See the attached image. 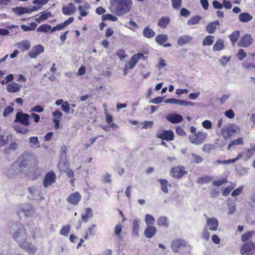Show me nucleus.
<instances>
[{
	"instance_id": "1",
	"label": "nucleus",
	"mask_w": 255,
	"mask_h": 255,
	"mask_svg": "<svg viewBox=\"0 0 255 255\" xmlns=\"http://www.w3.org/2000/svg\"><path fill=\"white\" fill-rule=\"evenodd\" d=\"M112 12L117 16H122L128 13L132 6V0H114Z\"/></svg>"
},
{
	"instance_id": "2",
	"label": "nucleus",
	"mask_w": 255,
	"mask_h": 255,
	"mask_svg": "<svg viewBox=\"0 0 255 255\" xmlns=\"http://www.w3.org/2000/svg\"><path fill=\"white\" fill-rule=\"evenodd\" d=\"M10 234L13 239L18 243L21 244L26 241L27 235L24 226L21 224H17L12 226Z\"/></svg>"
},
{
	"instance_id": "3",
	"label": "nucleus",
	"mask_w": 255,
	"mask_h": 255,
	"mask_svg": "<svg viewBox=\"0 0 255 255\" xmlns=\"http://www.w3.org/2000/svg\"><path fill=\"white\" fill-rule=\"evenodd\" d=\"M240 130L239 127L234 124H228L221 129V132L225 139L229 138L232 133H235Z\"/></svg>"
},
{
	"instance_id": "4",
	"label": "nucleus",
	"mask_w": 255,
	"mask_h": 255,
	"mask_svg": "<svg viewBox=\"0 0 255 255\" xmlns=\"http://www.w3.org/2000/svg\"><path fill=\"white\" fill-rule=\"evenodd\" d=\"M207 135V133L205 132L198 131L196 134L189 135V139L191 143L200 145L204 142Z\"/></svg>"
},
{
	"instance_id": "5",
	"label": "nucleus",
	"mask_w": 255,
	"mask_h": 255,
	"mask_svg": "<svg viewBox=\"0 0 255 255\" xmlns=\"http://www.w3.org/2000/svg\"><path fill=\"white\" fill-rule=\"evenodd\" d=\"M30 115L23 113L22 112H17L15 115V119L14 121V123H20L24 126H27L30 125L29 119Z\"/></svg>"
},
{
	"instance_id": "6",
	"label": "nucleus",
	"mask_w": 255,
	"mask_h": 255,
	"mask_svg": "<svg viewBox=\"0 0 255 255\" xmlns=\"http://www.w3.org/2000/svg\"><path fill=\"white\" fill-rule=\"evenodd\" d=\"M186 174H187V171L185 170V168L183 166L174 167L170 170V175L174 178H180Z\"/></svg>"
},
{
	"instance_id": "7",
	"label": "nucleus",
	"mask_w": 255,
	"mask_h": 255,
	"mask_svg": "<svg viewBox=\"0 0 255 255\" xmlns=\"http://www.w3.org/2000/svg\"><path fill=\"white\" fill-rule=\"evenodd\" d=\"M56 181V174L52 171L47 172L43 179V186L47 188Z\"/></svg>"
},
{
	"instance_id": "8",
	"label": "nucleus",
	"mask_w": 255,
	"mask_h": 255,
	"mask_svg": "<svg viewBox=\"0 0 255 255\" xmlns=\"http://www.w3.org/2000/svg\"><path fill=\"white\" fill-rule=\"evenodd\" d=\"M18 245L22 249L26 252L28 254L33 255L37 251L36 247L30 242L25 241Z\"/></svg>"
},
{
	"instance_id": "9",
	"label": "nucleus",
	"mask_w": 255,
	"mask_h": 255,
	"mask_svg": "<svg viewBox=\"0 0 255 255\" xmlns=\"http://www.w3.org/2000/svg\"><path fill=\"white\" fill-rule=\"evenodd\" d=\"M253 42V39L251 35L246 34L242 36L240 41L238 43V45L240 47L245 48L249 47Z\"/></svg>"
},
{
	"instance_id": "10",
	"label": "nucleus",
	"mask_w": 255,
	"mask_h": 255,
	"mask_svg": "<svg viewBox=\"0 0 255 255\" xmlns=\"http://www.w3.org/2000/svg\"><path fill=\"white\" fill-rule=\"evenodd\" d=\"M206 224L207 229L211 231H216L218 227V221L217 218L215 217H206Z\"/></svg>"
},
{
	"instance_id": "11",
	"label": "nucleus",
	"mask_w": 255,
	"mask_h": 255,
	"mask_svg": "<svg viewBox=\"0 0 255 255\" xmlns=\"http://www.w3.org/2000/svg\"><path fill=\"white\" fill-rule=\"evenodd\" d=\"M158 138L166 140H172L174 138V133L171 130H165L159 131L156 134Z\"/></svg>"
},
{
	"instance_id": "12",
	"label": "nucleus",
	"mask_w": 255,
	"mask_h": 255,
	"mask_svg": "<svg viewBox=\"0 0 255 255\" xmlns=\"http://www.w3.org/2000/svg\"><path fill=\"white\" fill-rule=\"evenodd\" d=\"M44 47L40 45H37L33 47L29 52V56L31 58H36L39 55L42 54L44 52Z\"/></svg>"
},
{
	"instance_id": "13",
	"label": "nucleus",
	"mask_w": 255,
	"mask_h": 255,
	"mask_svg": "<svg viewBox=\"0 0 255 255\" xmlns=\"http://www.w3.org/2000/svg\"><path fill=\"white\" fill-rule=\"evenodd\" d=\"M33 208L30 205L22 207L17 212L19 216H20L21 214H23L25 217H30L33 215Z\"/></svg>"
},
{
	"instance_id": "14",
	"label": "nucleus",
	"mask_w": 255,
	"mask_h": 255,
	"mask_svg": "<svg viewBox=\"0 0 255 255\" xmlns=\"http://www.w3.org/2000/svg\"><path fill=\"white\" fill-rule=\"evenodd\" d=\"M188 246L187 243L183 240H175L171 242V248L174 253H178L180 247H186Z\"/></svg>"
},
{
	"instance_id": "15",
	"label": "nucleus",
	"mask_w": 255,
	"mask_h": 255,
	"mask_svg": "<svg viewBox=\"0 0 255 255\" xmlns=\"http://www.w3.org/2000/svg\"><path fill=\"white\" fill-rule=\"evenodd\" d=\"M20 172V168L17 163H14L6 172V176L11 178L15 176Z\"/></svg>"
},
{
	"instance_id": "16",
	"label": "nucleus",
	"mask_w": 255,
	"mask_h": 255,
	"mask_svg": "<svg viewBox=\"0 0 255 255\" xmlns=\"http://www.w3.org/2000/svg\"><path fill=\"white\" fill-rule=\"evenodd\" d=\"M252 250H253V243L248 242L242 246L240 253L242 255H249Z\"/></svg>"
},
{
	"instance_id": "17",
	"label": "nucleus",
	"mask_w": 255,
	"mask_h": 255,
	"mask_svg": "<svg viewBox=\"0 0 255 255\" xmlns=\"http://www.w3.org/2000/svg\"><path fill=\"white\" fill-rule=\"evenodd\" d=\"M62 10L65 15H70L76 11V8L74 3L71 2L62 7Z\"/></svg>"
},
{
	"instance_id": "18",
	"label": "nucleus",
	"mask_w": 255,
	"mask_h": 255,
	"mask_svg": "<svg viewBox=\"0 0 255 255\" xmlns=\"http://www.w3.org/2000/svg\"><path fill=\"white\" fill-rule=\"evenodd\" d=\"M220 26V22L218 20L210 22L206 27V30L209 34H213L217 28V26Z\"/></svg>"
},
{
	"instance_id": "19",
	"label": "nucleus",
	"mask_w": 255,
	"mask_h": 255,
	"mask_svg": "<svg viewBox=\"0 0 255 255\" xmlns=\"http://www.w3.org/2000/svg\"><path fill=\"white\" fill-rule=\"evenodd\" d=\"M81 196L78 192L70 195L67 198V201L73 205H77L81 199Z\"/></svg>"
},
{
	"instance_id": "20",
	"label": "nucleus",
	"mask_w": 255,
	"mask_h": 255,
	"mask_svg": "<svg viewBox=\"0 0 255 255\" xmlns=\"http://www.w3.org/2000/svg\"><path fill=\"white\" fill-rule=\"evenodd\" d=\"M166 119L171 123H179L182 121L183 117L179 114H169L167 116Z\"/></svg>"
},
{
	"instance_id": "21",
	"label": "nucleus",
	"mask_w": 255,
	"mask_h": 255,
	"mask_svg": "<svg viewBox=\"0 0 255 255\" xmlns=\"http://www.w3.org/2000/svg\"><path fill=\"white\" fill-rule=\"evenodd\" d=\"M140 219L135 218L132 222V235L134 237H138L139 236L138 231Z\"/></svg>"
},
{
	"instance_id": "22",
	"label": "nucleus",
	"mask_w": 255,
	"mask_h": 255,
	"mask_svg": "<svg viewBox=\"0 0 255 255\" xmlns=\"http://www.w3.org/2000/svg\"><path fill=\"white\" fill-rule=\"evenodd\" d=\"M156 233V228L152 226H147L144 230V235L147 238H152Z\"/></svg>"
},
{
	"instance_id": "23",
	"label": "nucleus",
	"mask_w": 255,
	"mask_h": 255,
	"mask_svg": "<svg viewBox=\"0 0 255 255\" xmlns=\"http://www.w3.org/2000/svg\"><path fill=\"white\" fill-rule=\"evenodd\" d=\"M20 90V86L17 83L13 82L7 85V91L9 93H17Z\"/></svg>"
},
{
	"instance_id": "24",
	"label": "nucleus",
	"mask_w": 255,
	"mask_h": 255,
	"mask_svg": "<svg viewBox=\"0 0 255 255\" xmlns=\"http://www.w3.org/2000/svg\"><path fill=\"white\" fill-rule=\"evenodd\" d=\"M170 22L168 16H162L158 20L157 25L162 28H165Z\"/></svg>"
},
{
	"instance_id": "25",
	"label": "nucleus",
	"mask_w": 255,
	"mask_h": 255,
	"mask_svg": "<svg viewBox=\"0 0 255 255\" xmlns=\"http://www.w3.org/2000/svg\"><path fill=\"white\" fill-rule=\"evenodd\" d=\"M12 10L18 16H21L25 13H28V8L26 7L17 6L12 8Z\"/></svg>"
},
{
	"instance_id": "26",
	"label": "nucleus",
	"mask_w": 255,
	"mask_h": 255,
	"mask_svg": "<svg viewBox=\"0 0 255 255\" xmlns=\"http://www.w3.org/2000/svg\"><path fill=\"white\" fill-rule=\"evenodd\" d=\"M253 16L248 12H242L239 15V19L242 22H247L251 20Z\"/></svg>"
},
{
	"instance_id": "27",
	"label": "nucleus",
	"mask_w": 255,
	"mask_h": 255,
	"mask_svg": "<svg viewBox=\"0 0 255 255\" xmlns=\"http://www.w3.org/2000/svg\"><path fill=\"white\" fill-rule=\"evenodd\" d=\"M143 36L147 38H151L153 37L155 33L152 29L149 28L148 26H146L143 30Z\"/></svg>"
},
{
	"instance_id": "28",
	"label": "nucleus",
	"mask_w": 255,
	"mask_h": 255,
	"mask_svg": "<svg viewBox=\"0 0 255 255\" xmlns=\"http://www.w3.org/2000/svg\"><path fill=\"white\" fill-rule=\"evenodd\" d=\"M191 40V38L189 36L184 35L179 38L177 41V44L179 46H183L189 43Z\"/></svg>"
},
{
	"instance_id": "29",
	"label": "nucleus",
	"mask_w": 255,
	"mask_h": 255,
	"mask_svg": "<svg viewBox=\"0 0 255 255\" xmlns=\"http://www.w3.org/2000/svg\"><path fill=\"white\" fill-rule=\"evenodd\" d=\"M18 47L19 49L23 48V49L22 50V52L25 51H27L29 49L31 44L29 41L28 40H22L20 42L17 44Z\"/></svg>"
},
{
	"instance_id": "30",
	"label": "nucleus",
	"mask_w": 255,
	"mask_h": 255,
	"mask_svg": "<svg viewBox=\"0 0 255 255\" xmlns=\"http://www.w3.org/2000/svg\"><path fill=\"white\" fill-rule=\"evenodd\" d=\"M58 167L61 171L66 172L69 167V163L66 159H61L58 164Z\"/></svg>"
},
{
	"instance_id": "31",
	"label": "nucleus",
	"mask_w": 255,
	"mask_h": 255,
	"mask_svg": "<svg viewBox=\"0 0 255 255\" xmlns=\"http://www.w3.org/2000/svg\"><path fill=\"white\" fill-rule=\"evenodd\" d=\"M74 20V17H69L67 20L65 21L64 22L59 23L57 24V30H61L63 29L64 27H65L66 26L68 25L70 23H71Z\"/></svg>"
},
{
	"instance_id": "32",
	"label": "nucleus",
	"mask_w": 255,
	"mask_h": 255,
	"mask_svg": "<svg viewBox=\"0 0 255 255\" xmlns=\"http://www.w3.org/2000/svg\"><path fill=\"white\" fill-rule=\"evenodd\" d=\"M224 48V42L223 40L222 39L217 40L215 43L213 47V50L214 51H218L222 50Z\"/></svg>"
},
{
	"instance_id": "33",
	"label": "nucleus",
	"mask_w": 255,
	"mask_h": 255,
	"mask_svg": "<svg viewBox=\"0 0 255 255\" xmlns=\"http://www.w3.org/2000/svg\"><path fill=\"white\" fill-rule=\"evenodd\" d=\"M29 145L32 148H37L40 147L37 136H31L29 137Z\"/></svg>"
},
{
	"instance_id": "34",
	"label": "nucleus",
	"mask_w": 255,
	"mask_h": 255,
	"mask_svg": "<svg viewBox=\"0 0 255 255\" xmlns=\"http://www.w3.org/2000/svg\"><path fill=\"white\" fill-rule=\"evenodd\" d=\"M86 214L82 215V219L85 223L87 222L88 219H91L93 218V214L92 209L87 208L86 210Z\"/></svg>"
},
{
	"instance_id": "35",
	"label": "nucleus",
	"mask_w": 255,
	"mask_h": 255,
	"mask_svg": "<svg viewBox=\"0 0 255 255\" xmlns=\"http://www.w3.org/2000/svg\"><path fill=\"white\" fill-rule=\"evenodd\" d=\"M167 39L168 36L166 34H159L155 38L156 42L160 45H162Z\"/></svg>"
},
{
	"instance_id": "36",
	"label": "nucleus",
	"mask_w": 255,
	"mask_h": 255,
	"mask_svg": "<svg viewBox=\"0 0 255 255\" xmlns=\"http://www.w3.org/2000/svg\"><path fill=\"white\" fill-rule=\"evenodd\" d=\"M214 37L212 35L207 36L203 40L202 44L204 46H211L214 42Z\"/></svg>"
},
{
	"instance_id": "37",
	"label": "nucleus",
	"mask_w": 255,
	"mask_h": 255,
	"mask_svg": "<svg viewBox=\"0 0 255 255\" xmlns=\"http://www.w3.org/2000/svg\"><path fill=\"white\" fill-rule=\"evenodd\" d=\"M157 224L160 226L167 227L168 226L167 218L163 216L160 217L157 220Z\"/></svg>"
},
{
	"instance_id": "38",
	"label": "nucleus",
	"mask_w": 255,
	"mask_h": 255,
	"mask_svg": "<svg viewBox=\"0 0 255 255\" xmlns=\"http://www.w3.org/2000/svg\"><path fill=\"white\" fill-rule=\"evenodd\" d=\"M201 19V17L199 15H195L191 17L187 21L188 25H195L199 23Z\"/></svg>"
},
{
	"instance_id": "39",
	"label": "nucleus",
	"mask_w": 255,
	"mask_h": 255,
	"mask_svg": "<svg viewBox=\"0 0 255 255\" xmlns=\"http://www.w3.org/2000/svg\"><path fill=\"white\" fill-rule=\"evenodd\" d=\"M184 100L176 99L174 98L167 99L165 100V103H171L176 104L179 106H183Z\"/></svg>"
},
{
	"instance_id": "40",
	"label": "nucleus",
	"mask_w": 255,
	"mask_h": 255,
	"mask_svg": "<svg viewBox=\"0 0 255 255\" xmlns=\"http://www.w3.org/2000/svg\"><path fill=\"white\" fill-rule=\"evenodd\" d=\"M160 183L161 184V190L163 192L165 193L168 192L167 187L169 185L170 186V184L168 183V181L165 179H160L159 180Z\"/></svg>"
},
{
	"instance_id": "41",
	"label": "nucleus",
	"mask_w": 255,
	"mask_h": 255,
	"mask_svg": "<svg viewBox=\"0 0 255 255\" xmlns=\"http://www.w3.org/2000/svg\"><path fill=\"white\" fill-rule=\"evenodd\" d=\"M191 156L192 158V161L195 164H200L203 160V159L201 156L194 153H192L191 154Z\"/></svg>"
},
{
	"instance_id": "42",
	"label": "nucleus",
	"mask_w": 255,
	"mask_h": 255,
	"mask_svg": "<svg viewBox=\"0 0 255 255\" xmlns=\"http://www.w3.org/2000/svg\"><path fill=\"white\" fill-rule=\"evenodd\" d=\"M155 219L152 216H151L150 214H146L145 216V222L147 226H152L154 224L155 222Z\"/></svg>"
},
{
	"instance_id": "43",
	"label": "nucleus",
	"mask_w": 255,
	"mask_h": 255,
	"mask_svg": "<svg viewBox=\"0 0 255 255\" xmlns=\"http://www.w3.org/2000/svg\"><path fill=\"white\" fill-rule=\"evenodd\" d=\"M212 180V177L210 176H205L204 177L198 178L197 182L199 184H203L209 183Z\"/></svg>"
},
{
	"instance_id": "44",
	"label": "nucleus",
	"mask_w": 255,
	"mask_h": 255,
	"mask_svg": "<svg viewBox=\"0 0 255 255\" xmlns=\"http://www.w3.org/2000/svg\"><path fill=\"white\" fill-rule=\"evenodd\" d=\"M29 176L32 178L33 180H35L38 178L41 174L40 170L38 168L34 169V170L30 171Z\"/></svg>"
},
{
	"instance_id": "45",
	"label": "nucleus",
	"mask_w": 255,
	"mask_h": 255,
	"mask_svg": "<svg viewBox=\"0 0 255 255\" xmlns=\"http://www.w3.org/2000/svg\"><path fill=\"white\" fill-rule=\"evenodd\" d=\"M51 25L47 24H44L40 25L37 30L38 32H47L51 29Z\"/></svg>"
},
{
	"instance_id": "46",
	"label": "nucleus",
	"mask_w": 255,
	"mask_h": 255,
	"mask_svg": "<svg viewBox=\"0 0 255 255\" xmlns=\"http://www.w3.org/2000/svg\"><path fill=\"white\" fill-rule=\"evenodd\" d=\"M240 36V31L239 30L235 31L229 36V38L232 42L234 44L235 43Z\"/></svg>"
},
{
	"instance_id": "47",
	"label": "nucleus",
	"mask_w": 255,
	"mask_h": 255,
	"mask_svg": "<svg viewBox=\"0 0 255 255\" xmlns=\"http://www.w3.org/2000/svg\"><path fill=\"white\" fill-rule=\"evenodd\" d=\"M138 60L136 56L133 55L130 58L129 62H128V69H132L133 67L136 65L138 62Z\"/></svg>"
},
{
	"instance_id": "48",
	"label": "nucleus",
	"mask_w": 255,
	"mask_h": 255,
	"mask_svg": "<svg viewBox=\"0 0 255 255\" xmlns=\"http://www.w3.org/2000/svg\"><path fill=\"white\" fill-rule=\"evenodd\" d=\"M89 6L88 5H79L78 6V10L80 11V15L82 16H85L88 14V12L87 11V10L89 8Z\"/></svg>"
},
{
	"instance_id": "49",
	"label": "nucleus",
	"mask_w": 255,
	"mask_h": 255,
	"mask_svg": "<svg viewBox=\"0 0 255 255\" xmlns=\"http://www.w3.org/2000/svg\"><path fill=\"white\" fill-rule=\"evenodd\" d=\"M243 143V138L241 137L238 138L236 140H233L231 143L229 144L228 149H229L233 145L242 144Z\"/></svg>"
},
{
	"instance_id": "50",
	"label": "nucleus",
	"mask_w": 255,
	"mask_h": 255,
	"mask_svg": "<svg viewBox=\"0 0 255 255\" xmlns=\"http://www.w3.org/2000/svg\"><path fill=\"white\" fill-rule=\"evenodd\" d=\"M247 54L243 49L239 50L237 53V56L238 59L240 61H242L246 57Z\"/></svg>"
},
{
	"instance_id": "51",
	"label": "nucleus",
	"mask_w": 255,
	"mask_h": 255,
	"mask_svg": "<svg viewBox=\"0 0 255 255\" xmlns=\"http://www.w3.org/2000/svg\"><path fill=\"white\" fill-rule=\"evenodd\" d=\"M28 190L33 196H35L39 193V190L37 186L30 187L28 188Z\"/></svg>"
},
{
	"instance_id": "52",
	"label": "nucleus",
	"mask_w": 255,
	"mask_h": 255,
	"mask_svg": "<svg viewBox=\"0 0 255 255\" xmlns=\"http://www.w3.org/2000/svg\"><path fill=\"white\" fill-rule=\"evenodd\" d=\"M70 230V226L69 225L65 226L63 227L60 231V234L63 236L67 237Z\"/></svg>"
},
{
	"instance_id": "53",
	"label": "nucleus",
	"mask_w": 255,
	"mask_h": 255,
	"mask_svg": "<svg viewBox=\"0 0 255 255\" xmlns=\"http://www.w3.org/2000/svg\"><path fill=\"white\" fill-rule=\"evenodd\" d=\"M235 160H231V159L223 160V161L218 160L214 162L213 164L214 165H217L219 164H229L230 163L235 162Z\"/></svg>"
},
{
	"instance_id": "54",
	"label": "nucleus",
	"mask_w": 255,
	"mask_h": 255,
	"mask_svg": "<svg viewBox=\"0 0 255 255\" xmlns=\"http://www.w3.org/2000/svg\"><path fill=\"white\" fill-rule=\"evenodd\" d=\"M181 0H172V6L175 9H178L181 6Z\"/></svg>"
},
{
	"instance_id": "55",
	"label": "nucleus",
	"mask_w": 255,
	"mask_h": 255,
	"mask_svg": "<svg viewBox=\"0 0 255 255\" xmlns=\"http://www.w3.org/2000/svg\"><path fill=\"white\" fill-rule=\"evenodd\" d=\"M61 109L62 110L66 113H68L70 112V105L69 103L65 101L64 102L62 105H61Z\"/></svg>"
},
{
	"instance_id": "56",
	"label": "nucleus",
	"mask_w": 255,
	"mask_h": 255,
	"mask_svg": "<svg viewBox=\"0 0 255 255\" xmlns=\"http://www.w3.org/2000/svg\"><path fill=\"white\" fill-rule=\"evenodd\" d=\"M228 214L229 215H233L236 210V205L234 203L228 204Z\"/></svg>"
},
{
	"instance_id": "57",
	"label": "nucleus",
	"mask_w": 255,
	"mask_h": 255,
	"mask_svg": "<svg viewBox=\"0 0 255 255\" xmlns=\"http://www.w3.org/2000/svg\"><path fill=\"white\" fill-rule=\"evenodd\" d=\"M208 230H209L207 228H205L202 233V237L206 241H208L210 237V234Z\"/></svg>"
},
{
	"instance_id": "58",
	"label": "nucleus",
	"mask_w": 255,
	"mask_h": 255,
	"mask_svg": "<svg viewBox=\"0 0 255 255\" xmlns=\"http://www.w3.org/2000/svg\"><path fill=\"white\" fill-rule=\"evenodd\" d=\"M103 20L105 19H110L112 21H117L118 20V18L111 14H107L105 15H103L102 16Z\"/></svg>"
},
{
	"instance_id": "59",
	"label": "nucleus",
	"mask_w": 255,
	"mask_h": 255,
	"mask_svg": "<svg viewBox=\"0 0 255 255\" xmlns=\"http://www.w3.org/2000/svg\"><path fill=\"white\" fill-rule=\"evenodd\" d=\"M13 111V108L12 107L10 106H7L3 113V117H7L10 113H12Z\"/></svg>"
},
{
	"instance_id": "60",
	"label": "nucleus",
	"mask_w": 255,
	"mask_h": 255,
	"mask_svg": "<svg viewBox=\"0 0 255 255\" xmlns=\"http://www.w3.org/2000/svg\"><path fill=\"white\" fill-rule=\"evenodd\" d=\"M243 191V186H240L238 188L235 189L232 193L231 195L235 197L239 195Z\"/></svg>"
},
{
	"instance_id": "61",
	"label": "nucleus",
	"mask_w": 255,
	"mask_h": 255,
	"mask_svg": "<svg viewBox=\"0 0 255 255\" xmlns=\"http://www.w3.org/2000/svg\"><path fill=\"white\" fill-rule=\"evenodd\" d=\"M252 234L253 232H248V233L243 234L241 238L242 242H246L248 239H249L251 237Z\"/></svg>"
},
{
	"instance_id": "62",
	"label": "nucleus",
	"mask_w": 255,
	"mask_h": 255,
	"mask_svg": "<svg viewBox=\"0 0 255 255\" xmlns=\"http://www.w3.org/2000/svg\"><path fill=\"white\" fill-rule=\"evenodd\" d=\"M103 181L104 183H110L111 182V175L109 173H106L103 176Z\"/></svg>"
},
{
	"instance_id": "63",
	"label": "nucleus",
	"mask_w": 255,
	"mask_h": 255,
	"mask_svg": "<svg viewBox=\"0 0 255 255\" xmlns=\"http://www.w3.org/2000/svg\"><path fill=\"white\" fill-rule=\"evenodd\" d=\"M213 7L216 9H221L223 7V5L218 0H213L212 2Z\"/></svg>"
},
{
	"instance_id": "64",
	"label": "nucleus",
	"mask_w": 255,
	"mask_h": 255,
	"mask_svg": "<svg viewBox=\"0 0 255 255\" xmlns=\"http://www.w3.org/2000/svg\"><path fill=\"white\" fill-rule=\"evenodd\" d=\"M117 56L123 61L126 57L125 51L124 50H120L117 52Z\"/></svg>"
}]
</instances>
